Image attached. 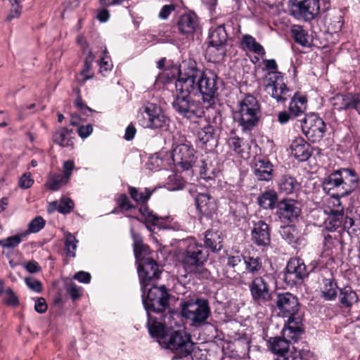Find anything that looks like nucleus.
Here are the masks:
<instances>
[{"label":"nucleus","instance_id":"obj_56","mask_svg":"<svg viewBox=\"0 0 360 360\" xmlns=\"http://www.w3.org/2000/svg\"><path fill=\"white\" fill-rule=\"evenodd\" d=\"M5 296L3 298L4 303L7 306L15 307L19 305L20 302L18 297L14 292V291L8 288L5 290Z\"/></svg>","mask_w":360,"mask_h":360},{"label":"nucleus","instance_id":"obj_54","mask_svg":"<svg viewBox=\"0 0 360 360\" xmlns=\"http://www.w3.org/2000/svg\"><path fill=\"white\" fill-rule=\"evenodd\" d=\"M331 101L334 110L339 112L347 111L346 93L335 94Z\"/></svg>","mask_w":360,"mask_h":360},{"label":"nucleus","instance_id":"obj_27","mask_svg":"<svg viewBox=\"0 0 360 360\" xmlns=\"http://www.w3.org/2000/svg\"><path fill=\"white\" fill-rule=\"evenodd\" d=\"M342 248V241L339 236H332L330 234L325 236L323 241V248L321 257H328V260L333 261Z\"/></svg>","mask_w":360,"mask_h":360},{"label":"nucleus","instance_id":"obj_22","mask_svg":"<svg viewBox=\"0 0 360 360\" xmlns=\"http://www.w3.org/2000/svg\"><path fill=\"white\" fill-rule=\"evenodd\" d=\"M271 227L264 220L252 221L251 241L257 247L266 248L271 244Z\"/></svg>","mask_w":360,"mask_h":360},{"label":"nucleus","instance_id":"obj_18","mask_svg":"<svg viewBox=\"0 0 360 360\" xmlns=\"http://www.w3.org/2000/svg\"><path fill=\"white\" fill-rule=\"evenodd\" d=\"M176 26L183 39H193L195 34L200 30V18L193 11H188L178 18Z\"/></svg>","mask_w":360,"mask_h":360},{"label":"nucleus","instance_id":"obj_53","mask_svg":"<svg viewBox=\"0 0 360 360\" xmlns=\"http://www.w3.org/2000/svg\"><path fill=\"white\" fill-rule=\"evenodd\" d=\"M26 235L27 233H23L1 239L0 240V245L6 248H15L22 242V238L26 236Z\"/></svg>","mask_w":360,"mask_h":360},{"label":"nucleus","instance_id":"obj_6","mask_svg":"<svg viewBox=\"0 0 360 360\" xmlns=\"http://www.w3.org/2000/svg\"><path fill=\"white\" fill-rule=\"evenodd\" d=\"M142 303L146 313H155L165 321L166 311H169L171 294L165 285H158L156 282L141 288Z\"/></svg>","mask_w":360,"mask_h":360},{"label":"nucleus","instance_id":"obj_49","mask_svg":"<svg viewBox=\"0 0 360 360\" xmlns=\"http://www.w3.org/2000/svg\"><path fill=\"white\" fill-rule=\"evenodd\" d=\"M74 201L70 198H63L60 200L59 205L57 201L52 202L50 204V209L57 210L58 212L63 214H70L74 209Z\"/></svg>","mask_w":360,"mask_h":360},{"label":"nucleus","instance_id":"obj_46","mask_svg":"<svg viewBox=\"0 0 360 360\" xmlns=\"http://www.w3.org/2000/svg\"><path fill=\"white\" fill-rule=\"evenodd\" d=\"M291 37L296 44L302 46H307L309 44L308 31L306 30L302 26L299 25H293L290 29Z\"/></svg>","mask_w":360,"mask_h":360},{"label":"nucleus","instance_id":"obj_45","mask_svg":"<svg viewBox=\"0 0 360 360\" xmlns=\"http://www.w3.org/2000/svg\"><path fill=\"white\" fill-rule=\"evenodd\" d=\"M241 47L262 56L266 53L264 47L256 41L255 38L250 34L243 36Z\"/></svg>","mask_w":360,"mask_h":360},{"label":"nucleus","instance_id":"obj_59","mask_svg":"<svg viewBox=\"0 0 360 360\" xmlns=\"http://www.w3.org/2000/svg\"><path fill=\"white\" fill-rule=\"evenodd\" d=\"M288 110L292 114V117L295 118L304 113L306 107L297 104L295 99H291L289 103Z\"/></svg>","mask_w":360,"mask_h":360},{"label":"nucleus","instance_id":"obj_31","mask_svg":"<svg viewBox=\"0 0 360 360\" xmlns=\"http://www.w3.org/2000/svg\"><path fill=\"white\" fill-rule=\"evenodd\" d=\"M328 278L323 277L321 280V297L326 301H334L338 297V283L333 275L330 274Z\"/></svg>","mask_w":360,"mask_h":360},{"label":"nucleus","instance_id":"obj_25","mask_svg":"<svg viewBox=\"0 0 360 360\" xmlns=\"http://www.w3.org/2000/svg\"><path fill=\"white\" fill-rule=\"evenodd\" d=\"M274 165L266 156L255 159L253 173L259 181H269L273 179Z\"/></svg>","mask_w":360,"mask_h":360},{"label":"nucleus","instance_id":"obj_4","mask_svg":"<svg viewBox=\"0 0 360 360\" xmlns=\"http://www.w3.org/2000/svg\"><path fill=\"white\" fill-rule=\"evenodd\" d=\"M210 257L209 250L194 237L182 240L179 245L178 258L187 273L201 274Z\"/></svg>","mask_w":360,"mask_h":360},{"label":"nucleus","instance_id":"obj_35","mask_svg":"<svg viewBox=\"0 0 360 360\" xmlns=\"http://www.w3.org/2000/svg\"><path fill=\"white\" fill-rule=\"evenodd\" d=\"M257 201L262 209L274 210L276 209L280 200L278 192L273 188H268L257 197Z\"/></svg>","mask_w":360,"mask_h":360},{"label":"nucleus","instance_id":"obj_41","mask_svg":"<svg viewBox=\"0 0 360 360\" xmlns=\"http://www.w3.org/2000/svg\"><path fill=\"white\" fill-rule=\"evenodd\" d=\"M243 262L245 270L252 275H257L263 270L262 259L257 255H251L250 252L245 254Z\"/></svg>","mask_w":360,"mask_h":360},{"label":"nucleus","instance_id":"obj_23","mask_svg":"<svg viewBox=\"0 0 360 360\" xmlns=\"http://www.w3.org/2000/svg\"><path fill=\"white\" fill-rule=\"evenodd\" d=\"M132 238L134 240V253L137 266L155 259L157 253L151 250L148 245L143 243V239L139 233L132 231Z\"/></svg>","mask_w":360,"mask_h":360},{"label":"nucleus","instance_id":"obj_12","mask_svg":"<svg viewBox=\"0 0 360 360\" xmlns=\"http://www.w3.org/2000/svg\"><path fill=\"white\" fill-rule=\"evenodd\" d=\"M164 343L165 348L174 354L172 360L191 355L195 347L191 335L184 330H173L168 335Z\"/></svg>","mask_w":360,"mask_h":360},{"label":"nucleus","instance_id":"obj_63","mask_svg":"<svg viewBox=\"0 0 360 360\" xmlns=\"http://www.w3.org/2000/svg\"><path fill=\"white\" fill-rule=\"evenodd\" d=\"M34 184V180L31 178L30 174L25 173L20 178L18 186L23 189L30 188Z\"/></svg>","mask_w":360,"mask_h":360},{"label":"nucleus","instance_id":"obj_16","mask_svg":"<svg viewBox=\"0 0 360 360\" xmlns=\"http://www.w3.org/2000/svg\"><path fill=\"white\" fill-rule=\"evenodd\" d=\"M288 7L291 15L304 21L314 19L320 10L319 0H289Z\"/></svg>","mask_w":360,"mask_h":360},{"label":"nucleus","instance_id":"obj_20","mask_svg":"<svg viewBox=\"0 0 360 360\" xmlns=\"http://www.w3.org/2000/svg\"><path fill=\"white\" fill-rule=\"evenodd\" d=\"M137 272L141 288H145V286L150 285L160 278L162 269L156 259H153L141 265H138Z\"/></svg>","mask_w":360,"mask_h":360},{"label":"nucleus","instance_id":"obj_29","mask_svg":"<svg viewBox=\"0 0 360 360\" xmlns=\"http://www.w3.org/2000/svg\"><path fill=\"white\" fill-rule=\"evenodd\" d=\"M267 347L269 349L279 357L285 358L290 356L289 340L283 338L282 336L271 337L267 340Z\"/></svg>","mask_w":360,"mask_h":360},{"label":"nucleus","instance_id":"obj_37","mask_svg":"<svg viewBox=\"0 0 360 360\" xmlns=\"http://www.w3.org/2000/svg\"><path fill=\"white\" fill-rule=\"evenodd\" d=\"M339 302L347 309H350L354 304L359 302V297L355 290L347 285L339 289Z\"/></svg>","mask_w":360,"mask_h":360},{"label":"nucleus","instance_id":"obj_14","mask_svg":"<svg viewBox=\"0 0 360 360\" xmlns=\"http://www.w3.org/2000/svg\"><path fill=\"white\" fill-rule=\"evenodd\" d=\"M309 274L310 271H308L304 260L300 257H294L287 262L283 280L287 286L292 288L300 285Z\"/></svg>","mask_w":360,"mask_h":360},{"label":"nucleus","instance_id":"obj_21","mask_svg":"<svg viewBox=\"0 0 360 360\" xmlns=\"http://www.w3.org/2000/svg\"><path fill=\"white\" fill-rule=\"evenodd\" d=\"M290 154L298 162H306L310 159L314 150L321 151L319 148L311 146L310 142L301 136L295 137L290 145Z\"/></svg>","mask_w":360,"mask_h":360},{"label":"nucleus","instance_id":"obj_60","mask_svg":"<svg viewBox=\"0 0 360 360\" xmlns=\"http://www.w3.org/2000/svg\"><path fill=\"white\" fill-rule=\"evenodd\" d=\"M77 98L75 101V105L84 115H87V112H91L93 110L83 101L82 96L80 94V90L77 89Z\"/></svg>","mask_w":360,"mask_h":360},{"label":"nucleus","instance_id":"obj_64","mask_svg":"<svg viewBox=\"0 0 360 360\" xmlns=\"http://www.w3.org/2000/svg\"><path fill=\"white\" fill-rule=\"evenodd\" d=\"M175 8L176 6L173 4L164 5L159 13L158 17L160 19L167 20Z\"/></svg>","mask_w":360,"mask_h":360},{"label":"nucleus","instance_id":"obj_11","mask_svg":"<svg viewBox=\"0 0 360 360\" xmlns=\"http://www.w3.org/2000/svg\"><path fill=\"white\" fill-rule=\"evenodd\" d=\"M275 283L274 277L270 274L254 276L248 284L252 300L259 306L270 304L273 300L274 290L271 284Z\"/></svg>","mask_w":360,"mask_h":360},{"label":"nucleus","instance_id":"obj_24","mask_svg":"<svg viewBox=\"0 0 360 360\" xmlns=\"http://www.w3.org/2000/svg\"><path fill=\"white\" fill-rule=\"evenodd\" d=\"M304 333L303 317L288 319L282 330V337L289 340V344L297 342Z\"/></svg>","mask_w":360,"mask_h":360},{"label":"nucleus","instance_id":"obj_42","mask_svg":"<svg viewBox=\"0 0 360 360\" xmlns=\"http://www.w3.org/2000/svg\"><path fill=\"white\" fill-rule=\"evenodd\" d=\"M115 201L117 207L112 211L113 214L128 212L137 208V205L131 202L126 193L118 194L115 198Z\"/></svg>","mask_w":360,"mask_h":360},{"label":"nucleus","instance_id":"obj_57","mask_svg":"<svg viewBox=\"0 0 360 360\" xmlns=\"http://www.w3.org/2000/svg\"><path fill=\"white\" fill-rule=\"evenodd\" d=\"M330 22L328 25V30L331 33H338L340 32L344 24L343 17L341 15L334 16L331 18Z\"/></svg>","mask_w":360,"mask_h":360},{"label":"nucleus","instance_id":"obj_7","mask_svg":"<svg viewBox=\"0 0 360 360\" xmlns=\"http://www.w3.org/2000/svg\"><path fill=\"white\" fill-rule=\"evenodd\" d=\"M261 104L255 96L247 94L238 101V109L234 112V120L243 132L251 131L262 119Z\"/></svg>","mask_w":360,"mask_h":360},{"label":"nucleus","instance_id":"obj_58","mask_svg":"<svg viewBox=\"0 0 360 360\" xmlns=\"http://www.w3.org/2000/svg\"><path fill=\"white\" fill-rule=\"evenodd\" d=\"M45 223V220L41 217H36L29 223L27 234L40 231L44 227Z\"/></svg>","mask_w":360,"mask_h":360},{"label":"nucleus","instance_id":"obj_17","mask_svg":"<svg viewBox=\"0 0 360 360\" xmlns=\"http://www.w3.org/2000/svg\"><path fill=\"white\" fill-rule=\"evenodd\" d=\"M276 210L275 214L283 224L294 223L302 213L297 200L290 198H283L280 200Z\"/></svg>","mask_w":360,"mask_h":360},{"label":"nucleus","instance_id":"obj_13","mask_svg":"<svg viewBox=\"0 0 360 360\" xmlns=\"http://www.w3.org/2000/svg\"><path fill=\"white\" fill-rule=\"evenodd\" d=\"M301 127L303 134L311 143H319L327 131L326 123L316 112L305 114L301 120Z\"/></svg>","mask_w":360,"mask_h":360},{"label":"nucleus","instance_id":"obj_15","mask_svg":"<svg viewBox=\"0 0 360 360\" xmlns=\"http://www.w3.org/2000/svg\"><path fill=\"white\" fill-rule=\"evenodd\" d=\"M275 308L283 318L291 319L302 316L300 314V304L294 294L285 292L276 293Z\"/></svg>","mask_w":360,"mask_h":360},{"label":"nucleus","instance_id":"obj_8","mask_svg":"<svg viewBox=\"0 0 360 360\" xmlns=\"http://www.w3.org/2000/svg\"><path fill=\"white\" fill-rule=\"evenodd\" d=\"M263 70H268L265 75L264 88L277 103H285L290 95V89L284 82V75L278 70V64L274 59H264Z\"/></svg>","mask_w":360,"mask_h":360},{"label":"nucleus","instance_id":"obj_50","mask_svg":"<svg viewBox=\"0 0 360 360\" xmlns=\"http://www.w3.org/2000/svg\"><path fill=\"white\" fill-rule=\"evenodd\" d=\"M78 240L71 233L68 232L65 236L64 252L66 258H75Z\"/></svg>","mask_w":360,"mask_h":360},{"label":"nucleus","instance_id":"obj_36","mask_svg":"<svg viewBox=\"0 0 360 360\" xmlns=\"http://www.w3.org/2000/svg\"><path fill=\"white\" fill-rule=\"evenodd\" d=\"M156 188H144L143 191L140 188L128 185L127 191L130 198L136 202V205L144 206L148 204L153 193Z\"/></svg>","mask_w":360,"mask_h":360},{"label":"nucleus","instance_id":"obj_30","mask_svg":"<svg viewBox=\"0 0 360 360\" xmlns=\"http://www.w3.org/2000/svg\"><path fill=\"white\" fill-rule=\"evenodd\" d=\"M138 211L141 214V218L138 216H128L129 217H132L137 221L143 222L145 224L146 227L150 230L152 226H155L159 224L160 221H163L164 218L160 217L157 214H155L148 206V204L144 206H140L138 208Z\"/></svg>","mask_w":360,"mask_h":360},{"label":"nucleus","instance_id":"obj_10","mask_svg":"<svg viewBox=\"0 0 360 360\" xmlns=\"http://www.w3.org/2000/svg\"><path fill=\"white\" fill-rule=\"evenodd\" d=\"M181 314L183 317L191 321L192 326L201 327L208 323L211 316V308L207 299L198 297L181 302Z\"/></svg>","mask_w":360,"mask_h":360},{"label":"nucleus","instance_id":"obj_44","mask_svg":"<svg viewBox=\"0 0 360 360\" xmlns=\"http://www.w3.org/2000/svg\"><path fill=\"white\" fill-rule=\"evenodd\" d=\"M224 254L223 259L226 262V266L231 269H235L243 261L245 256V254L242 252L233 248L226 250Z\"/></svg>","mask_w":360,"mask_h":360},{"label":"nucleus","instance_id":"obj_51","mask_svg":"<svg viewBox=\"0 0 360 360\" xmlns=\"http://www.w3.org/2000/svg\"><path fill=\"white\" fill-rule=\"evenodd\" d=\"M68 180L60 174H51L46 184L48 189L51 191H58L60 188L61 186L66 184Z\"/></svg>","mask_w":360,"mask_h":360},{"label":"nucleus","instance_id":"obj_40","mask_svg":"<svg viewBox=\"0 0 360 360\" xmlns=\"http://www.w3.org/2000/svg\"><path fill=\"white\" fill-rule=\"evenodd\" d=\"M197 139L204 146H207V144L210 146H212V143H217V141L216 129L209 124H207L198 131Z\"/></svg>","mask_w":360,"mask_h":360},{"label":"nucleus","instance_id":"obj_28","mask_svg":"<svg viewBox=\"0 0 360 360\" xmlns=\"http://www.w3.org/2000/svg\"><path fill=\"white\" fill-rule=\"evenodd\" d=\"M333 205L337 206V209L330 208L328 217L325 221L326 228L328 231L333 232L342 226L345 219L344 207L342 202L339 204L333 200Z\"/></svg>","mask_w":360,"mask_h":360},{"label":"nucleus","instance_id":"obj_19","mask_svg":"<svg viewBox=\"0 0 360 360\" xmlns=\"http://www.w3.org/2000/svg\"><path fill=\"white\" fill-rule=\"evenodd\" d=\"M195 150L190 143L179 144L172 153L174 164L184 170H188L195 162Z\"/></svg>","mask_w":360,"mask_h":360},{"label":"nucleus","instance_id":"obj_55","mask_svg":"<svg viewBox=\"0 0 360 360\" xmlns=\"http://www.w3.org/2000/svg\"><path fill=\"white\" fill-rule=\"evenodd\" d=\"M108 50L106 47H105L103 51V57L101 58L99 61V72L103 75V76H105L107 73L111 71L112 68V63L110 59V57L107 56Z\"/></svg>","mask_w":360,"mask_h":360},{"label":"nucleus","instance_id":"obj_47","mask_svg":"<svg viewBox=\"0 0 360 360\" xmlns=\"http://www.w3.org/2000/svg\"><path fill=\"white\" fill-rule=\"evenodd\" d=\"M95 59V56L93 52L89 50L84 61V65L80 75L83 76V79L80 82L82 84H84L87 80L92 79L94 76L92 70V65Z\"/></svg>","mask_w":360,"mask_h":360},{"label":"nucleus","instance_id":"obj_34","mask_svg":"<svg viewBox=\"0 0 360 360\" xmlns=\"http://www.w3.org/2000/svg\"><path fill=\"white\" fill-rule=\"evenodd\" d=\"M147 314V327L150 335L153 338L167 339L168 336L167 328L164 323L158 321V319L151 315V313Z\"/></svg>","mask_w":360,"mask_h":360},{"label":"nucleus","instance_id":"obj_52","mask_svg":"<svg viewBox=\"0 0 360 360\" xmlns=\"http://www.w3.org/2000/svg\"><path fill=\"white\" fill-rule=\"evenodd\" d=\"M347 111L356 110L360 115V93L346 92Z\"/></svg>","mask_w":360,"mask_h":360},{"label":"nucleus","instance_id":"obj_48","mask_svg":"<svg viewBox=\"0 0 360 360\" xmlns=\"http://www.w3.org/2000/svg\"><path fill=\"white\" fill-rule=\"evenodd\" d=\"M226 143L229 148L236 154L243 156L245 150L243 139L237 136L234 130L230 131Z\"/></svg>","mask_w":360,"mask_h":360},{"label":"nucleus","instance_id":"obj_61","mask_svg":"<svg viewBox=\"0 0 360 360\" xmlns=\"http://www.w3.org/2000/svg\"><path fill=\"white\" fill-rule=\"evenodd\" d=\"M26 285L30 289L36 292H41L43 290V286L41 281L34 277H27L25 280Z\"/></svg>","mask_w":360,"mask_h":360},{"label":"nucleus","instance_id":"obj_5","mask_svg":"<svg viewBox=\"0 0 360 360\" xmlns=\"http://www.w3.org/2000/svg\"><path fill=\"white\" fill-rule=\"evenodd\" d=\"M185 86L186 85L179 77L176 79L172 107L179 116L195 122L202 117L204 111L200 103L191 97L193 92Z\"/></svg>","mask_w":360,"mask_h":360},{"label":"nucleus","instance_id":"obj_62","mask_svg":"<svg viewBox=\"0 0 360 360\" xmlns=\"http://www.w3.org/2000/svg\"><path fill=\"white\" fill-rule=\"evenodd\" d=\"M82 288L77 286L75 283H71L67 290L68 293L70 295L73 302L77 300L82 296Z\"/></svg>","mask_w":360,"mask_h":360},{"label":"nucleus","instance_id":"obj_2","mask_svg":"<svg viewBox=\"0 0 360 360\" xmlns=\"http://www.w3.org/2000/svg\"><path fill=\"white\" fill-rule=\"evenodd\" d=\"M360 184V176L353 167L333 169L322 181L323 190L328 194L337 189L339 193H332L333 200L340 204V198L356 191Z\"/></svg>","mask_w":360,"mask_h":360},{"label":"nucleus","instance_id":"obj_3","mask_svg":"<svg viewBox=\"0 0 360 360\" xmlns=\"http://www.w3.org/2000/svg\"><path fill=\"white\" fill-rule=\"evenodd\" d=\"M240 26L236 19H229L224 24L210 30L206 55L212 63L224 60L227 52L229 38L235 37L240 32Z\"/></svg>","mask_w":360,"mask_h":360},{"label":"nucleus","instance_id":"obj_43","mask_svg":"<svg viewBox=\"0 0 360 360\" xmlns=\"http://www.w3.org/2000/svg\"><path fill=\"white\" fill-rule=\"evenodd\" d=\"M199 174L200 179L208 183L209 186L215 184L216 172L211 162L208 163L207 160H202Z\"/></svg>","mask_w":360,"mask_h":360},{"label":"nucleus","instance_id":"obj_38","mask_svg":"<svg viewBox=\"0 0 360 360\" xmlns=\"http://www.w3.org/2000/svg\"><path fill=\"white\" fill-rule=\"evenodd\" d=\"M72 129L61 127L57 129L53 135V141L61 147H74L75 137Z\"/></svg>","mask_w":360,"mask_h":360},{"label":"nucleus","instance_id":"obj_39","mask_svg":"<svg viewBox=\"0 0 360 360\" xmlns=\"http://www.w3.org/2000/svg\"><path fill=\"white\" fill-rule=\"evenodd\" d=\"M279 233L281 238L292 247H296L300 243L299 231L295 225L287 224L281 226Z\"/></svg>","mask_w":360,"mask_h":360},{"label":"nucleus","instance_id":"obj_32","mask_svg":"<svg viewBox=\"0 0 360 360\" xmlns=\"http://www.w3.org/2000/svg\"><path fill=\"white\" fill-rule=\"evenodd\" d=\"M278 191L285 195L292 194L300 189V184L295 177L283 174L276 181Z\"/></svg>","mask_w":360,"mask_h":360},{"label":"nucleus","instance_id":"obj_9","mask_svg":"<svg viewBox=\"0 0 360 360\" xmlns=\"http://www.w3.org/2000/svg\"><path fill=\"white\" fill-rule=\"evenodd\" d=\"M139 124L146 129L167 131L169 129L171 120L163 109L152 103L140 108L138 115Z\"/></svg>","mask_w":360,"mask_h":360},{"label":"nucleus","instance_id":"obj_26","mask_svg":"<svg viewBox=\"0 0 360 360\" xmlns=\"http://www.w3.org/2000/svg\"><path fill=\"white\" fill-rule=\"evenodd\" d=\"M195 205L200 214L207 218H212L217 210V202L208 193H199L195 198Z\"/></svg>","mask_w":360,"mask_h":360},{"label":"nucleus","instance_id":"obj_33","mask_svg":"<svg viewBox=\"0 0 360 360\" xmlns=\"http://www.w3.org/2000/svg\"><path fill=\"white\" fill-rule=\"evenodd\" d=\"M206 250L212 252H219L223 248V238L218 231L208 229L204 233V244Z\"/></svg>","mask_w":360,"mask_h":360},{"label":"nucleus","instance_id":"obj_1","mask_svg":"<svg viewBox=\"0 0 360 360\" xmlns=\"http://www.w3.org/2000/svg\"><path fill=\"white\" fill-rule=\"evenodd\" d=\"M179 78L189 88L195 96H201L204 103L209 106L214 103L217 95V75L212 70L206 69L202 65H198L193 58L182 60L176 68Z\"/></svg>","mask_w":360,"mask_h":360}]
</instances>
